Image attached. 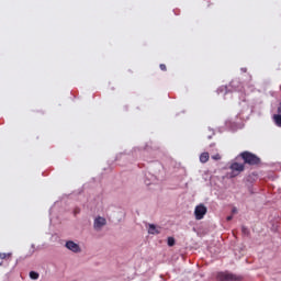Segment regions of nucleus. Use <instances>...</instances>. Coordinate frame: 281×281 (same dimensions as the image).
<instances>
[{
    "instance_id": "aec40b11",
    "label": "nucleus",
    "mask_w": 281,
    "mask_h": 281,
    "mask_svg": "<svg viewBox=\"0 0 281 281\" xmlns=\"http://www.w3.org/2000/svg\"><path fill=\"white\" fill-rule=\"evenodd\" d=\"M79 213H80V210L75 211V214H79Z\"/></svg>"
},
{
    "instance_id": "20e7f679",
    "label": "nucleus",
    "mask_w": 281,
    "mask_h": 281,
    "mask_svg": "<svg viewBox=\"0 0 281 281\" xmlns=\"http://www.w3.org/2000/svg\"><path fill=\"white\" fill-rule=\"evenodd\" d=\"M194 214H195L196 221H201V220H203V216H205V214H207V207H205V205H203V204H200L195 207Z\"/></svg>"
},
{
    "instance_id": "2eb2a0df",
    "label": "nucleus",
    "mask_w": 281,
    "mask_h": 281,
    "mask_svg": "<svg viewBox=\"0 0 281 281\" xmlns=\"http://www.w3.org/2000/svg\"><path fill=\"white\" fill-rule=\"evenodd\" d=\"M159 67H160L161 71H168L166 64H160Z\"/></svg>"
},
{
    "instance_id": "39448f33",
    "label": "nucleus",
    "mask_w": 281,
    "mask_h": 281,
    "mask_svg": "<svg viewBox=\"0 0 281 281\" xmlns=\"http://www.w3.org/2000/svg\"><path fill=\"white\" fill-rule=\"evenodd\" d=\"M104 225H106V218H104L102 216H98L94 220L93 227H94L95 232H100V229H102V227H104Z\"/></svg>"
},
{
    "instance_id": "f8f14e48",
    "label": "nucleus",
    "mask_w": 281,
    "mask_h": 281,
    "mask_svg": "<svg viewBox=\"0 0 281 281\" xmlns=\"http://www.w3.org/2000/svg\"><path fill=\"white\" fill-rule=\"evenodd\" d=\"M30 278H31V280H38L40 274L36 271H31L30 272Z\"/></svg>"
},
{
    "instance_id": "9b49d317",
    "label": "nucleus",
    "mask_w": 281,
    "mask_h": 281,
    "mask_svg": "<svg viewBox=\"0 0 281 281\" xmlns=\"http://www.w3.org/2000/svg\"><path fill=\"white\" fill-rule=\"evenodd\" d=\"M200 161H201V164H207V161H210V154L209 153H202L200 155Z\"/></svg>"
},
{
    "instance_id": "f03ea898",
    "label": "nucleus",
    "mask_w": 281,
    "mask_h": 281,
    "mask_svg": "<svg viewBox=\"0 0 281 281\" xmlns=\"http://www.w3.org/2000/svg\"><path fill=\"white\" fill-rule=\"evenodd\" d=\"M218 281H243V277L229 272H220L217 274Z\"/></svg>"
},
{
    "instance_id": "6ab92c4d",
    "label": "nucleus",
    "mask_w": 281,
    "mask_h": 281,
    "mask_svg": "<svg viewBox=\"0 0 281 281\" xmlns=\"http://www.w3.org/2000/svg\"><path fill=\"white\" fill-rule=\"evenodd\" d=\"M241 71H243L244 74H247V68H241Z\"/></svg>"
},
{
    "instance_id": "7ed1b4c3",
    "label": "nucleus",
    "mask_w": 281,
    "mask_h": 281,
    "mask_svg": "<svg viewBox=\"0 0 281 281\" xmlns=\"http://www.w3.org/2000/svg\"><path fill=\"white\" fill-rule=\"evenodd\" d=\"M229 169L232 170L231 177H238L240 172H245V162H232Z\"/></svg>"
},
{
    "instance_id": "f3484780",
    "label": "nucleus",
    "mask_w": 281,
    "mask_h": 281,
    "mask_svg": "<svg viewBox=\"0 0 281 281\" xmlns=\"http://www.w3.org/2000/svg\"><path fill=\"white\" fill-rule=\"evenodd\" d=\"M232 214H238V209H236V206L232 209Z\"/></svg>"
},
{
    "instance_id": "a211bd4d",
    "label": "nucleus",
    "mask_w": 281,
    "mask_h": 281,
    "mask_svg": "<svg viewBox=\"0 0 281 281\" xmlns=\"http://www.w3.org/2000/svg\"><path fill=\"white\" fill-rule=\"evenodd\" d=\"M232 218H234V216L229 215L226 217V221H232Z\"/></svg>"
},
{
    "instance_id": "0eeeda50",
    "label": "nucleus",
    "mask_w": 281,
    "mask_h": 281,
    "mask_svg": "<svg viewBox=\"0 0 281 281\" xmlns=\"http://www.w3.org/2000/svg\"><path fill=\"white\" fill-rule=\"evenodd\" d=\"M229 87H232L233 91H238L240 93H243V91H245L243 83L238 80L231 81Z\"/></svg>"
},
{
    "instance_id": "6e6552de",
    "label": "nucleus",
    "mask_w": 281,
    "mask_h": 281,
    "mask_svg": "<svg viewBox=\"0 0 281 281\" xmlns=\"http://www.w3.org/2000/svg\"><path fill=\"white\" fill-rule=\"evenodd\" d=\"M272 120H273L274 124L281 128V102L278 106V114H274L272 116Z\"/></svg>"
},
{
    "instance_id": "9d476101",
    "label": "nucleus",
    "mask_w": 281,
    "mask_h": 281,
    "mask_svg": "<svg viewBox=\"0 0 281 281\" xmlns=\"http://www.w3.org/2000/svg\"><path fill=\"white\" fill-rule=\"evenodd\" d=\"M148 234L157 235V234H161V231H159V228H157L155 224H150L148 228Z\"/></svg>"
},
{
    "instance_id": "ddd939ff",
    "label": "nucleus",
    "mask_w": 281,
    "mask_h": 281,
    "mask_svg": "<svg viewBox=\"0 0 281 281\" xmlns=\"http://www.w3.org/2000/svg\"><path fill=\"white\" fill-rule=\"evenodd\" d=\"M175 243H176L175 237H168L167 239L168 247H175Z\"/></svg>"
},
{
    "instance_id": "dca6fc26",
    "label": "nucleus",
    "mask_w": 281,
    "mask_h": 281,
    "mask_svg": "<svg viewBox=\"0 0 281 281\" xmlns=\"http://www.w3.org/2000/svg\"><path fill=\"white\" fill-rule=\"evenodd\" d=\"M243 234H249V229L245 226L241 227Z\"/></svg>"
},
{
    "instance_id": "423d86ee",
    "label": "nucleus",
    "mask_w": 281,
    "mask_h": 281,
    "mask_svg": "<svg viewBox=\"0 0 281 281\" xmlns=\"http://www.w3.org/2000/svg\"><path fill=\"white\" fill-rule=\"evenodd\" d=\"M65 247H67L69 249V251H72L74 254H80V251H81L80 245L76 244L72 240H68L66 243Z\"/></svg>"
},
{
    "instance_id": "4468645a",
    "label": "nucleus",
    "mask_w": 281,
    "mask_h": 281,
    "mask_svg": "<svg viewBox=\"0 0 281 281\" xmlns=\"http://www.w3.org/2000/svg\"><path fill=\"white\" fill-rule=\"evenodd\" d=\"M212 159H214V161H221L222 157L221 154H215L213 156H211Z\"/></svg>"
},
{
    "instance_id": "1a4fd4ad",
    "label": "nucleus",
    "mask_w": 281,
    "mask_h": 281,
    "mask_svg": "<svg viewBox=\"0 0 281 281\" xmlns=\"http://www.w3.org/2000/svg\"><path fill=\"white\" fill-rule=\"evenodd\" d=\"M10 258H12L11 252H0V267L3 266V260H10Z\"/></svg>"
},
{
    "instance_id": "f257e3e1",
    "label": "nucleus",
    "mask_w": 281,
    "mask_h": 281,
    "mask_svg": "<svg viewBox=\"0 0 281 281\" xmlns=\"http://www.w3.org/2000/svg\"><path fill=\"white\" fill-rule=\"evenodd\" d=\"M236 159H243L244 166L247 164L248 166H260V157L250 151L240 153Z\"/></svg>"
}]
</instances>
